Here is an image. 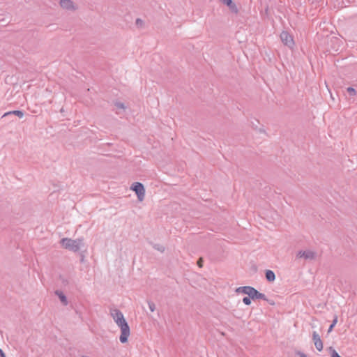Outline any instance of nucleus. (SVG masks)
I'll list each match as a JSON object with an SVG mask.
<instances>
[{
    "mask_svg": "<svg viewBox=\"0 0 357 357\" xmlns=\"http://www.w3.org/2000/svg\"><path fill=\"white\" fill-rule=\"evenodd\" d=\"M153 248H154V249H155L161 252H164V250H165V248L162 245H160L158 244L154 245Z\"/></svg>",
    "mask_w": 357,
    "mask_h": 357,
    "instance_id": "18",
    "label": "nucleus"
},
{
    "mask_svg": "<svg viewBox=\"0 0 357 357\" xmlns=\"http://www.w3.org/2000/svg\"><path fill=\"white\" fill-rule=\"evenodd\" d=\"M114 321L121 329L119 340L121 343H126L130 334V327L124 318L123 313L118 309L113 308L109 311Z\"/></svg>",
    "mask_w": 357,
    "mask_h": 357,
    "instance_id": "1",
    "label": "nucleus"
},
{
    "mask_svg": "<svg viewBox=\"0 0 357 357\" xmlns=\"http://www.w3.org/2000/svg\"><path fill=\"white\" fill-rule=\"evenodd\" d=\"M0 357H6L5 354L1 349H0Z\"/></svg>",
    "mask_w": 357,
    "mask_h": 357,
    "instance_id": "23",
    "label": "nucleus"
},
{
    "mask_svg": "<svg viewBox=\"0 0 357 357\" xmlns=\"http://www.w3.org/2000/svg\"><path fill=\"white\" fill-rule=\"evenodd\" d=\"M250 297L252 299V300H255V299H263V300H265L266 301V296H265V294H262V293H260L259 292L257 289H255L254 287H252V291H250Z\"/></svg>",
    "mask_w": 357,
    "mask_h": 357,
    "instance_id": "8",
    "label": "nucleus"
},
{
    "mask_svg": "<svg viewBox=\"0 0 357 357\" xmlns=\"http://www.w3.org/2000/svg\"><path fill=\"white\" fill-rule=\"evenodd\" d=\"M251 298L250 296L248 297H245L243 298V302L244 304L247 305H250L251 303Z\"/></svg>",
    "mask_w": 357,
    "mask_h": 357,
    "instance_id": "19",
    "label": "nucleus"
},
{
    "mask_svg": "<svg viewBox=\"0 0 357 357\" xmlns=\"http://www.w3.org/2000/svg\"><path fill=\"white\" fill-rule=\"evenodd\" d=\"M130 190L134 191L139 202H142L145 198V188L144 185L139 182H135L130 186Z\"/></svg>",
    "mask_w": 357,
    "mask_h": 357,
    "instance_id": "3",
    "label": "nucleus"
},
{
    "mask_svg": "<svg viewBox=\"0 0 357 357\" xmlns=\"http://www.w3.org/2000/svg\"><path fill=\"white\" fill-rule=\"evenodd\" d=\"M298 355H299L300 357H307V356L302 352H298Z\"/></svg>",
    "mask_w": 357,
    "mask_h": 357,
    "instance_id": "21",
    "label": "nucleus"
},
{
    "mask_svg": "<svg viewBox=\"0 0 357 357\" xmlns=\"http://www.w3.org/2000/svg\"><path fill=\"white\" fill-rule=\"evenodd\" d=\"M59 6L62 9L71 12L78 9V6L72 0H60Z\"/></svg>",
    "mask_w": 357,
    "mask_h": 357,
    "instance_id": "4",
    "label": "nucleus"
},
{
    "mask_svg": "<svg viewBox=\"0 0 357 357\" xmlns=\"http://www.w3.org/2000/svg\"><path fill=\"white\" fill-rule=\"evenodd\" d=\"M115 105L117 109H125V106H124L123 103H122V102H116Z\"/></svg>",
    "mask_w": 357,
    "mask_h": 357,
    "instance_id": "20",
    "label": "nucleus"
},
{
    "mask_svg": "<svg viewBox=\"0 0 357 357\" xmlns=\"http://www.w3.org/2000/svg\"><path fill=\"white\" fill-rule=\"evenodd\" d=\"M223 4L228 6L229 10L236 13L238 12V8L234 3H233L232 0H220Z\"/></svg>",
    "mask_w": 357,
    "mask_h": 357,
    "instance_id": "9",
    "label": "nucleus"
},
{
    "mask_svg": "<svg viewBox=\"0 0 357 357\" xmlns=\"http://www.w3.org/2000/svg\"><path fill=\"white\" fill-rule=\"evenodd\" d=\"M0 357H6L5 354L1 349H0Z\"/></svg>",
    "mask_w": 357,
    "mask_h": 357,
    "instance_id": "22",
    "label": "nucleus"
},
{
    "mask_svg": "<svg viewBox=\"0 0 357 357\" xmlns=\"http://www.w3.org/2000/svg\"><path fill=\"white\" fill-rule=\"evenodd\" d=\"M202 259H199V260L198 261L197 264L198 265L201 267L202 265Z\"/></svg>",
    "mask_w": 357,
    "mask_h": 357,
    "instance_id": "24",
    "label": "nucleus"
},
{
    "mask_svg": "<svg viewBox=\"0 0 357 357\" xmlns=\"http://www.w3.org/2000/svg\"><path fill=\"white\" fill-rule=\"evenodd\" d=\"M81 357H89V356H82Z\"/></svg>",
    "mask_w": 357,
    "mask_h": 357,
    "instance_id": "25",
    "label": "nucleus"
},
{
    "mask_svg": "<svg viewBox=\"0 0 357 357\" xmlns=\"http://www.w3.org/2000/svg\"><path fill=\"white\" fill-rule=\"evenodd\" d=\"M10 114H14V115H16L17 116H18L19 118H22L24 116V112L20 111V110H14V111H10V112H6L3 116L2 117H5L6 116H8Z\"/></svg>",
    "mask_w": 357,
    "mask_h": 357,
    "instance_id": "12",
    "label": "nucleus"
},
{
    "mask_svg": "<svg viewBox=\"0 0 357 357\" xmlns=\"http://www.w3.org/2000/svg\"><path fill=\"white\" fill-rule=\"evenodd\" d=\"M135 24L138 28L142 29L144 26V22L142 19L137 18L135 21Z\"/></svg>",
    "mask_w": 357,
    "mask_h": 357,
    "instance_id": "14",
    "label": "nucleus"
},
{
    "mask_svg": "<svg viewBox=\"0 0 357 357\" xmlns=\"http://www.w3.org/2000/svg\"><path fill=\"white\" fill-rule=\"evenodd\" d=\"M280 38L282 43L289 47L291 48L294 46V42L293 38L288 32L282 31L280 34Z\"/></svg>",
    "mask_w": 357,
    "mask_h": 357,
    "instance_id": "5",
    "label": "nucleus"
},
{
    "mask_svg": "<svg viewBox=\"0 0 357 357\" xmlns=\"http://www.w3.org/2000/svg\"><path fill=\"white\" fill-rule=\"evenodd\" d=\"M55 294L59 297L61 303L63 305L66 306L68 304V301L66 296L64 295V294L61 291H59V290L56 291Z\"/></svg>",
    "mask_w": 357,
    "mask_h": 357,
    "instance_id": "11",
    "label": "nucleus"
},
{
    "mask_svg": "<svg viewBox=\"0 0 357 357\" xmlns=\"http://www.w3.org/2000/svg\"><path fill=\"white\" fill-rule=\"evenodd\" d=\"M337 322V317L335 316L334 319L333 320L332 324H331V326L328 328V333H331L332 331L333 328L336 325Z\"/></svg>",
    "mask_w": 357,
    "mask_h": 357,
    "instance_id": "15",
    "label": "nucleus"
},
{
    "mask_svg": "<svg viewBox=\"0 0 357 357\" xmlns=\"http://www.w3.org/2000/svg\"><path fill=\"white\" fill-rule=\"evenodd\" d=\"M266 278L268 282H273L275 280V275L273 271L267 270L266 271Z\"/></svg>",
    "mask_w": 357,
    "mask_h": 357,
    "instance_id": "13",
    "label": "nucleus"
},
{
    "mask_svg": "<svg viewBox=\"0 0 357 357\" xmlns=\"http://www.w3.org/2000/svg\"><path fill=\"white\" fill-rule=\"evenodd\" d=\"M347 91L351 96H354L356 93V90L352 87H348Z\"/></svg>",
    "mask_w": 357,
    "mask_h": 357,
    "instance_id": "16",
    "label": "nucleus"
},
{
    "mask_svg": "<svg viewBox=\"0 0 357 357\" xmlns=\"http://www.w3.org/2000/svg\"><path fill=\"white\" fill-rule=\"evenodd\" d=\"M312 340H313V342H314V346H315L316 349L319 351H322V349H323V342H322V341H321V340L320 338L319 335L316 331H314L313 333H312Z\"/></svg>",
    "mask_w": 357,
    "mask_h": 357,
    "instance_id": "7",
    "label": "nucleus"
},
{
    "mask_svg": "<svg viewBox=\"0 0 357 357\" xmlns=\"http://www.w3.org/2000/svg\"><path fill=\"white\" fill-rule=\"evenodd\" d=\"M148 305H149V310L151 311V312H154L155 310V305L153 302L152 301H149L148 302Z\"/></svg>",
    "mask_w": 357,
    "mask_h": 357,
    "instance_id": "17",
    "label": "nucleus"
},
{
    "mask_svg": "<svg viewBox=\"0 0 357 357\" xmlns=\"http://www.w3.org/2000/svg\"><path fill=\"white\" fill-rule=\"evenodd\" d=\"M60 245L63 248L73 252H78L83 249L86 250V246L84 238L76 239L70 238H63L60 240Z\"/></svg>",
    "mask_w": 357,
    "mask_h": 357,
    "instance_id": "2",
    "label": "nucleus"
},
{
    "mask_svg": "<svg viewBox=\"0 0 357 357\" xmlns=\"http://www.w3.org/2000/svg\"><path fill=\"white\" fill-rule=\"evenodd\" d=\"M252 289V287L250 286L240 287L236 289V292L238 294H244L250 296Z\"/></svg>",
    "mask_w": 357,
    "mask_h": 357,
    "instance_id": "10",
    "label": "nucleus"
},
{
    "mask_svg": "<svg viewBox=\"0 0 357 357\" xmlns=\"http://www.w3.org/2000/svg\"><path fill=\"white\" fill-rule=\"evenodd\" d=\"M296 257L298 258H303L305 259H314L316 257V253L312 250H300L297 252Z\"/></svg>",
    "mask_w": 357,
    "mask_h": 357,
    "instance_id": "6",
    "label": "nucleus"
}]
</instances>
